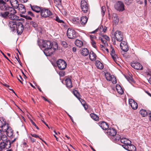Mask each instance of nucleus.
Instances as JSON below:
<instances>
[{
  "mask_svg": "<svg viewBox=\"0 0 151 151\" xmlns=\"http://www.w3.org/2000/svg\"><path fill=\"white\" fill-rule=\"evenodd\" d=\"M53 45V42L50 41L44 40L43 41L42 47L45 48L44 52L46 56H50L52 54L53 51L52 50V47Z\"/></svg>",
  "mask_w": 151,
  "mask_h": 151,
  "instance_id": "1",
  "label": "nucleus"
},
{
  "mask_svg": "<svg viewBox=\"0 0 151 151\" xmlns=\"http://www.w3.org/2000/svg\"><path fill=\"white\" fill-rule=\"evenodd\" d=\"M41 16L43 18L51 17H53V15L50 11L47 9L42 8L40 12Z\"/></svg>",
  "mask_w": 151,
  "mask_h": 151,
  "instance_id": "2",
  "label": "nucleus"
},
{
  "mask_svg": "<svg viewBox=\"0 0 151 151\" xmlns=\"http://www.w3.org/2000/svg\"><path fill=\"white\" fill-rule=\"evenodd\" d=\"M67 35L68 37L70 39H74L77 36L76 31L73 29L70 28L68 29Z\"/></svg>",
  "mask_w": 151,
  "mask_h": 151,
  "instance_id": "3",
  "label": "nucleus"
},
{
  "mask_svg": "<svg viewBox=\"0 0 151 151\" xmlns=\"http://www.w3.org/2000/svg\"><path fill=\"white\" fill-rule=\"evenodd\" d=\"M114 7L115 9L119 12H122L125 9L124 3L121 1H117L115 4Z\"/></svg>",
  "mask_w": 151,
  "mask_h": 151,
  "instance_id": "4",
  "label": "nucleus"
},
{
  "mask_svg": "<svg viewBox=\"0 0 151 151\" xmlns=\"http://www.w3.org/2000/svg\"><path fill=\"white\" fill-rule=\"evenodd\" d=\"M57 64L58 67L60 70L64 69L66 67L67 64L66 62L62 59L58 60L57 61Z\"/></svg>",
  "mask_w": 151,
  "mask_h": 151,
  "instance_id": "5",
  "label": "nucleus"
},
{
  "mask_svg": "<svg viewBox=\"0 0 151 151\" xmlns=\"http://www.w3.org/2000/svg\"><path fill=\"white\" fill-rule=\"evenodd\" d=\"M122 147L125 150L128 151H136V147L133 145L130 144L123 145Z\"/></svg>",
  "mask_w": 151,
  "mask_h": 151,
  "instance_id": "6",
  "label": "nucleus"
},
{
  "mask_svg": "<svg viewBox=\"0 0 151 151\" xmlns=\"http://www.w3.org/2000/svg\"><path fill=\"white\" fill-rule=\"evenodd\" d=\"M132 67L135 69L141 70L143 69V67L139 63L136 61H133L131 64Z\"/></svg>",
  "mask_w": 151,
  "mask_h": 151,
  "instance_id": "7",
  "label": "nucleus"
},
{
  "mask_svg": "<svg viewBox=\"0 0 151 151\" xmlns=\"http://www.w3.org/2000/svg\"><path fill=\"white\" fill-rule=\"evenodd\" d=\"M115 36L117 41L120 42L123 39V33L120 31H116L115 33Z\"/></svg>",
  "mask_w": 151,
  "mask_h": 151,
  "instance_id": "8",
  "label": "nucleus"
},
{
  "mask_svg": "<svg viewBox=\"0 0 151 151\" xmlns=\"http://www.w3.org/2000/svg\"><path fill=\"white\" fill-rule=\"evenodd\" d=\"M8 125V124L6 122V120L3 118L0 119V127L2 128L3 130L6 129Z\"/></svg>",
  "mask_w": 151,
  "mask_h": 151,
  "instance_id": "9",
  "label": "nucleus"
},
{
  "mask_svg": "<svg viewBox=\"0 0 151 151\" xmlns=\"http://www.w3.org/2000/svg\"><path fill=\"white\" fill-rule=\"evenodd\" d=\"M24 29V26L22 23L18 22H17V27L16 30H17V32L19 34H21L23 31Z\"/></svg>",
  "mask_w": 151,
  "mask_h": 151,
  "instance_id": "10",
  "label": "nucleus"
},
{
  "mask_svg": "<svg viewBox=\"0 0 151 151\" xmlns=\"http://www.w3.org/2000/svg\"><path fill=\"white\" fill-rule=\"evenodd\" d=\"M9 6L6 3L0 1V9L3 11H7Z\"/></svg>",
  "mask_w": 151,
  "mask_h": 151,
  "instance_id": "11",
  "label": "nucleus"
},
{
  "mask_svg": "<svg viewBox=\"0 0 151 151\" xmlns=\"http://www.w3.org/2000/svg\"><path fill=\"white\" fill-rule=\"evenodd\" d=\"M107 135L109 136H111L113 137L116 134V130L114 129L110 128L107 130Z\"/></svg>",
  "mask_w": 151,
  "mask_h": 151,
  "instance_id": "12",
  "label": "nucleus"
},
{
  "mask_svg": "<svg viewBox=\"0 0 151 151\" xmlns=\"http://www.w3.org/2000/svg\"><path fill=\"white\" fill-rule=\"evenodd\" d=\"M3 130L6 132V134L8 137H11L12 136L13 134V131L9 125L6 127V129H4Z\"/></svg>",
  "mask_w": 151,
  "mask_h": 151,
  "instance_id": "13",
  "label": "nucleus"
},
{
  "mask_svg": "<svg viewBox=\"0 0 151 151\" xmlns=\"http://www.w3.org/2000/svg\"><path fill=\"white\" fill-rule=\"evenodd\" d=\"M70 20L73 24L78 26H81L80 23V20L78 17L70 18Z\"/></svg>",
  "mask_w": 151,
  "mask_h": 151,
  "instance_id": "14",
  "label": "nucleus"
},
{
  "mask_svg": "<svg viewBox=\"0 0 151 151\" xmlns=\"http://www.w3.org/2000/svg\"><path fill=\"white\" fill-rule=\"evenodd\" d=\"M111 55L114 61L116 62V59L118 58L117 55L115 54V52L113 47L111 46Z\"/></svg>",
  "mask_w": 151,
  "mask_h": 151,
  "instance_id": "15",
  "label": "nucleus"
},
{
  "mask_svg": "<svg viewBox=\"0 0 151 151\" xmlns=\"http://www.w3.org/2000/svg\"><path fill=\"white\" fill-rule=\"evenodd\" d=\"M106 80L109 81H111L113 84L116 83V79L115 76H105Z\"/></svg>",
  "mask_w": 151,
  "mask_h": 151,
  "instance_id": "16",
  "label": "nucleus"
},
{
  "mask_svg": "<svg viewBox=\"0 0 151 151\" xmlns=\"http://www.w3.org/2000/svg\"><path fill=\"white\" fill-rule=\"evenodd\" d=\"M30 6L31 8L33 11L37 13L41 12L42 8L36 5L32 6L30 5Z\"/></svg>",
  "mask_w": 151,
  "mask_h": 151,
  "instance_id": "17",
  "label": "nucleus"
},
{
  "mask_svg": "<svg viewBox=\"0 0 151 151\" xmlns=\"http://www.w3.org/2000/svg\"><path fill=\"white\" fill-rule=\"evenodd\" d=\"M99 125L104 130H106L109 128V126L107 123L104 122H99Z\"/></svg>",
  "mask_w": 151,
  "mask_h": 151,
  "instance_id": "18",
  "label": "nucleus"
},
{
  "mask_svg": "<svg viewBox=\"0 0 151 151\" xmlns=\"http://www.w3.org/2000/svg\"><path fill=\"white\" fill-rule=\"evenodd\" d=\"M17 23H16L15 22L13 21H11L9 22V27L12 29V30L13 31L14 30L16 29V28L17 27Z\"/></svg>",
  "mask_w": 151,
  "mask_h": 151,
  "instance_id": "19",
  "label": "nucleus"
},
{
  "mask_svg": "<svg viewBox=\"0 0 151 151\" xmlns=\"http://www.w3.org/2000/svg\"><path fill=\"white\" fill-rule=\"evenodd\" d=\"M88 20V18L86 17L82 16L80 20V23L81 26L85 25L86 23Z\"/></svg>",
  "mask_w": 151,
  "mask_h": 151,
  "instance_id": "20",
  "label": "nucleus"
},
{
  "mask_svg": "<svg viewBox=\"0 0 151 151\" xmlns=\"http://www.w3.org/2000/svg\"><path fill=\"white\" fill-rule=\"evenodd\" d=\"M10 2L13 7L15 8H17L19 7V5L17 0H10Z\"/></svg>",
  "mask_w": 151,
  "mask_h": 151,
  "instance_id": "21",
  "label": "nucleus"
},
{
  "mask_svg": "<svg viewBox=\"0 0 151 151\" xmlns=\"http://www.w3.org/2000/svg\"><path fill=\"white\" fill-rule=\"evenodd\" d=\"M121 138V136L118 134L115 135L113 137L111 138V140L114 142H118Z\"/></svg>",
  "mask_w": 151,
  "mask_h": 151,
  "instance_id": "22",
  "label": "nucleus"
},
{
  "mask_svg": "<svg viewBox=\"0 0 151 151\" xmlns=\"http://www.w3.org/2000/svg\"><path fill=\"white\" fill-rule=\"evenodd\" d=\"M119 141L124 145H127V144H130L131 143L129 140L125 138H121Z\"/></svg>",
  "mask_w": 151,
  "mask_h": 151,
  "instance_id": "23",
  "label": "nucleus"
},
{
  "mask_svg": "<svg viewBox=\"0 0 151 151\" xmlns=\"http://www.w3.org/2000/svg\"><path fill=\"white\" fill-rule=\"evenodd\" d=\"M80 53L83 56H86L88 55L89 54L88 50L86 48H83L81 51Z\"/></svg>",
  "mask_w": 151,
  "mask_h": 151,
  "instance_id": "24",
  "label": "nucleus"
},
{
  "mask_svg": "<svg viewBox=\"0 0 151 151\" xmlns=\"http://www.w3.org/2000/svg\"><path fill=\"white\" fill-rule=\"evenodd\" d=\"M89 56L90 60L93 61L96 60L97 57L96 54L92 51L90 52Z\"/></svg>",
  "mask_w": 151,
  "mask_h": 151,
  "instance_id": "25",
  "label": "nucleus"
},
{
  "mask_svg": "<svg viewBox=\"0 0 151 151\" xmlns=\"http://www.w3.org/2000/svg\"><path fill=\"white\" fill-rule=\"evenodd\" d=\"M65 81L67 86L68 88H71L72 87L71 79L68 78L65 80Z\"/></svg>",
  "mask_w": 151,
  "mask_h": 151,
  "instance_id": "26",
  "label": "nucleus"
},
{
  "mask_svg": "<svg viewBox=\"0 0 151 151\" xmlns=\"http://www.w3.org/2000/svg\"><path fill=\"white\" fill-rule=\"evenodd\" d=\"M95 64L97 68L99 69H102L104 67L103 64L99 60L96 61Z\"/></svg>",
  "mask_w": 151,
  "mask_h": 151,
  "instance_id": "27",
  "label": "nucleus"
},
{
  "mask_svg": "<svg viewBox=\"0 0 151 151\" xmlns=\"http://www.w3.org/2000/svg\"><path fill=\"white\" fill-rule=\"evenodd\" d=\"M19 10L20 13L24 14L26 12L24 6L22 4H20L19 6Z\"/></svg>",
  "mask_w": 151,
  "mask_h": 151,
  "instance_id": "28",
  "label": "nucleus"
},
{
  "mask_svg": "<svg viewBox=\"0 0 151 151\" xmlns=\"http://www.w3.org/2000/svg\"><path fill=\"white\" fill-rule=\"evenodd\" d=\"M116 89L117 92L121 94H122L124 93V91L121 86L117 84L116 86Z\"/></svg>",
  "mask_w": 151,
  "mask_h": 151,
  "instance_id": "29",
  "label": "nucleus"
},
{
  "mask_svg": "<svg viewBox=\"0 0 151 151\" xmlns=\"http://www.w3.org/2000/svg\"><path fill=\"white\" fill-rule=\"evenodd\" d=\"M112 19L113 22L115 24L119 22V19L117 15L116 14H113Z\"/></svg>",
  "mask_w": 151,
  "mask_h": 151,
  "instance_id": "30",
  "label": "nucleus"
},
{
  "mask_svg": "<svg viewBox=\"0 0 151 151\" xmlns=\"http://www.w3.org/2000/svg\"><path fill=\"white\" fill-rule=\"evenodd\" d=\"M76 45L79 47H81L83 45V43L81 41L77 40L75 42Z\"/></svg>",
  "mask_w": 151,
  "mask_h": 151,
  "instance_id": "31",
  "label": "nucleus"
},
{
  "mask_svg": "<svg viewBox=\"0 0 151 151\" xmlns=\"http://www.w3.org/2000/svg\"><path fill=\"white\" fill-rule=\"evenodd\" d=\"M8 14H15L16 13V11L12 7H9V9L7 10Z\"/></svg>",
  "mask_w": 151,
  "mask_h": 151,
  "instance_id": "32",
  "label": "nucleus"
},
{
  "mask_svg": "<svg viewBox=\"0 0 151 151\" xmlns=\"http://www.w3.org/2000/svg\"><path fill=\"white\" fill-rule=\"evenodd\" d=\"M8 17L11 20H16L18 19V18L16 15H15V14H9L8 15Z\"/></svg>",
  "mask_w": 151,
  "mask_h": 151,
  "instance_id": "33",
  "label": "nucleus"
},
{
  "mask_svg": "<svg viewBox=\"0 0 151 151\" xmlns=\"http://www.w3.org/2000/svg\"><path fill=\"white\" fill-rule=\"evenodd\" d=\"M127 80L130 83H134L135 81L133 79V76H124Z\"/></svg>",
  "mask_w": 151,
  "mask_h": 151,
  "instance_id": "34",
  "label": "nucleus"
},
{
  "mask_svg": "<svg viewBox=\"0 0 151 151\" xmlns=\"http://www.w3.org/2000/svg\"><path fill=\"white\" fill-rule=\"evenodd\" d=\"M140 113L141 115L143 117L146 116L148 115V113L147 112L146 110L145 109H141Z\"/></svg>",
  "mask_w": 151,
  "mask_h": 151,
  "instance_id": "35",
  "label": "nucleus"
},
{
  "mask_svg": "<svg viewBox=\"0 0 151 151\" xmlns=\"http://www.w3.org/2000/svg\"><path fill=\"white\" fill-rule=\"evenodd\" d=\"M5 145L6 149H8L10 148L11 147V141L9 140H7L5 142Z\"/></svg>",
  "mask_w": 151,
  "mask_h": 151,
  "instance_id": "36",
  "label": "nucleus"
},
{
  "mask_svg": "<svg viewBox=\"0 0 151 151\" xmlns=\"http://www.w3.org/2000/svg\"><path fill=\"white\" fill-rule=\"evenodd\" d=\"M97 29H99L98 30H99L100 32H103L104 33H105L106 31L107 27H104L102 25H101L100 28H98Z\"/></svg>",
  "mask_w": 151,
  "mask_h": 151,
  "instance_id": "37",
  "label": "nucleus"
},
{
  "mask_svg": "<svg viewBox=\"0 0 151 151\" xmlns=\"http://www.w3.org/2000/svg\"><path fill=\"white\" fill-rule=\"evenodd\" d=\"M91 117L94 120L98 121L99 120V117L96 115L94 113H91L90 114Z\"/></svg>",
  "mask_w": 151,
  "mask_h": 151,
  "instance_id": "38",
  "label": "nucleus"
},
{
  "mask_svg": "<svg viewBox=\"0 0 151 151\" xmlns=\"http://www.w3.org/2000/svg\"><path fill=\"white\" fill-rule=\"evenodd\" d=\"M53 45L52 47V50L53 52L58 49V44L56 42H53Z\"/></svg>",
  "mask_w": 151,
  "mask_h": 151,
  "instance_id": "39",
  "label": "nucleus"
},
{
  "mask_svg": "<svg viewBox=\"0 0 151 151\" xmlns=\"http://www.w3.org/2000/svg\"><path fill=\"white\" fill-rule=\"evenodd\" d=\"M130 106L132 109L134 110L136 109L138 107V105L137 103L135 102H134L133 103H132Z\"/></svg>",
  "mask_w": 151,
  "mask_h": 151,
  "instance_id": "40",
  "label": "nucleus"
},
{
  "mask_svg": "<svg viewBox=\"0 0 151 151\" xmlns=\"http://www.w3.org/2000/svg\"><path fill=\"white\" fill-rule=\"evenodd\" d=\"M9 14L8 12H6L4 13H1L0 14V16L4 18H6L8 17Z\"/></svg>",
  "mask_w": 151,
  "mask_h": 151,
  "instance_id": "41",
  "label": "nucleus"
},
{
  "mask_svg": "<svg viewBox=\"0 0 151 151\" xmlns=\"http://www.w3.org/2000/svg\"><path fill=\"white\" fill-rule=\"evenodd\" d=\"M120 47L124 52H127L128 50V47L127 45H122L120 46Z\"/></svg>",
  "mask_w": 151,
  "mask_h": 151,
  "instance_id": "42",
  "label": "nucleus"
},
{
  "mask_svg": "<svg viewBox=\"0 0 151 151\" xmlns=\"http://www.w3.org/2000/svg\"><path fill=\"white\" fill-rule=\"evenodd\" d=\"M53 19L55 20L58 23L63 24L64 23V22L63 20L60 19L58 16H56Z\"/></svg>",
  "mask_w": 151,
  "mask_h": 151,
  "instance_id": "43",
  "label": "nucleus"
},
{
  "mask_svg": "<svg viewBox=\"0 0 151 151\" xmlns=\"http://www.w3.org/2000/svg\"><path fill=\"white\" fill-rule=\"evenodd\" d=\"M82 11L84 13H86L88 12V4L85 5V6H83V8H81Z\"/></svg>",
  "mask_w": 151,
  "mask_h": 151,
  "instance_id": "44",
  "label": "nucleus"
},
{
  "mask_svg": "<svg viewBox=\"0 0 151 151\" xmlns=\"http://www.w3.org/2000/svg\"><path fill=\"white\" fill-rule=\"evenodd\" d=\"M88 4L85 0H82L81 1V8H83V6H85Z\"/></svg>",
  "mask_w": 151,
  "mask_h": 151,
  "instance_id": "45",
  "label": "nucleus"
},
{
  "mask_svg": "<svg viewBox=\"0 0 151 151\" xmlns=\"http://www.w3.org/2000/svg\"><path fill=\"white\" fill-rule=\"evenodd\" d=\"M101 14L102 16H104L106 11V7L105 6H103L101 7Z\"/></svg>",
  "mask_w": 151,
  "mask_h": 151,
  "instance_id": "46",
  "label": "nucleus"
},
{
  "mask_svg": "<svg viewBox=\"0 0 151 151\" xmlns=\"http://www.w3.org/2000/svg\"><path fill=\"white\" fill-rule=\"evenodd\" d=\"M73 93L74 95L78 98L79 96V93L76 90L73 91Z\"/></svg>",
  "mask_w": 151,
  "mask_h": 151,
  "instance_id": "47",
  "label": "nucleus"
},
{
  "mask_svg": "<svg viewBox=\"0 0 151 151\" xmlns=\"http://www.w3.org/2000/svg\"><path fill=\"white\" fill-rule=\"evenodd\" d=\"M101 40L102 43H103L104 45L106 47L108 45V44L106 40H103L101 38L100 39Z\"/></svg>",
  "mask_w": 151,
  "mask_h": 151,
  "instance_id": "48",
  "label": "nucleus"
},
{
  "mask_svg": "<svg viewBox=\"0 0 151 151\" xmlns=\"http://www.w3.org/2000/svg\"><path fill=\"white\" fill-rule=\"evenodd\" d=\"M54 3L57 5H59L61 4L60 0H54Z\"/></svg>",
  "mask_w": 151,
  "mask_h": 151,
  "instance_id": "49",
  "label": "nucleus"
},
{
  "mask_svg": "<svg viewBox=\"0 0 151 151\" xmlns=\"http://www.w3.org/2000/svg\"><path fill=\"white\" fill-rule=\"evenodd\" d=\"M0 147L2 149L5 148V142H1L0 144Z\"/></svg>",
  "mask_w": 151,
  "mask_h": 151,
  "instance_id": "50",
  "label": "nucleus"
},
{
  "mask_svg": "<svg viewBox=\"0 0 151 151\" xmlns=\"http://www.w3.org/2000/svg\"><path fill=\"white\" fill-rule=\"evenodd\" d=\"M91 43L93 47L95 48H96V43L94 40H92V41H91Z\"/></svg>",
  "mask_w": 151,
  "mask_h": 151,
  "instance_id": "51",
  "label": "nucleus"
},
{
  "mask_svg": "<svg viewBox=\"0 0 151 151\" xmlns=\"http://www.w3.org/2000/svg\"><path fill=\"white\" fill-rule=\"evenodd\" d=\"M7 138L6 136L5 135H2V136L1 137V139L2 140V141H6L7 140H8L7 139Z\"/></svg>",
  "mask_w": 151,
  "mask_h": 151,
  "instance_id": "52",
  "label": "nucleus"
},
{
  "mask_svg": "<svg viewBox=\"0 0 151 151\" xmlns=\"http://www.w3.org/2000/svg\"><path fill=\"white\" fill-rule=\"evenodd\" d=\"M62 45L64 47H66L67 46V45L66 42L65 41H62L61 42Z\"/></svg>",
  "mask_w": 151,
  "mask_h": 151,
  "instance_id": "53",
  "label": "nucleus"
},
{
  "mask_svg": "<svg viewBox=\"0 0 151 151\" xmlns=\"http://www.w3.org/2000/svg\"><path fill=\"white\" fill-rule=\"evenodd\" d=\"M32 25L35 29H36L37 26V23L35 22H32Z\"/></svg>",
  "mask_w": 151,
  "mask_h": 151,
  "instance_id": "54",
  "label": "nucleus"
},
{
  "mask_svg": "<svg viewBox=\"0 0 151 151\" xmlns=\"http://www.w3.org/2000/svg\"><path fill=\"white\" fill-rule=\"evenodd\" d=\"M125 3L127 5L130 4L132 2V0H124Z\"/></svg>",
  "mask_w": 151,
  "mask_h": 151,
  "instance_id": "55",
  "label": "nucleus"
},
{
  "mask_svg": "<svg viewBox=\"0 0 151 151\" xmlns=\"http://www.w3.org/2000/svg\"><path fill=\"white\" fill-rule=\"evenodd\" d=\"M122 41V42H121V43L120 44V46H122V45L125 46L126 45H127V42L126 41Z\"/></svg>",
  "mask_w": 151,
  "mask_h": 151,
  "instance_id": "56",
  "label": "nucleus"
},
{
  "mask_svg": "<svg viewBox=\"0 0 151 151\" xmlns=\"http://www.w3.org/2000/svg\"><path fill=\"white\" fill-rule=\"evenodd\" d=\"M19 77H17L18 80L21 82L22 84H23L22 81H23V79L22 77V76H19Z\"/></svg>",
  "mask_w": 151,
  "mask_h": 151,
  "instance_id": "57",
  "label": "nucleus"
},
{
  "mask_svg": "<svg viewBox=\"0 0 151 151\" xmlns=\"http://www.w3.org/2000/svg\"><path fill=\"white\" fill-rule=\"evenodd\" d=\"M103 37L106 40L108 41L110 40L109 37L106 35H104Z\"/></svg>",
  "mask_w": 151,
  "mask_h": 151,
  "instance_id": "58",
  "label": "nucleus"
},
{
  "mask_svg": "<svg viewBox=\"0 0 151 151\" xmlns=\"http://www.w3.org/2000/svg\"><path fill=\"white\" fill-rule=\"evenodd\" d=\"M147 76H151V69H148L146 72Z\"/></svg>",
  "mask_w": 151,
  "mask_h": 151,
  "instance_id": "59",
  "label": "nucleus"
},
{
  "mask_svg": "<svg viewBox=\"0 0 151 151\" xmlns=\"http://www.w3.org/2000/svg\"><path fill=\"white\" fill-rule=\"evenodd\" d=\"M23 17L25 18L26 19H32V18L28 16L27 15H23Z\"/></svg>",
  "mask_w": 151,
  "mask_h": 151,
  "instance_id": "60",
  "label": "nucleus"
},
{
  "mask_svg": "<svg viewBox=\"0 0 151 151\" xmlns=\"http://www.w3.org/2000/svg\"><path fill=\"white\" fill-rule=\"evenodd\" d=\"M27 14L28 15H29L31 16L34 17V14H33L32 12L31 11H29L27 12Z\"/></svg>",
  "mask_w": 151,
  "mask_h": 151,
  "instance_id": "61",
  "label": "nucleus"
},
{
  "mask_svg": "<svg viewBox=\"0 0 151 151\" xmlns=\"http://www.w3.org/2000/svg\"><path fill=\"white\" fill-rule=\"evenodd\" d=\"M135 101L132 99H129V102L130 105L132 103H133Z\"/></svg>",
  "mask_w": 151,
  "mask_h": 151,
  "instance_id": "62",
  "label": "nucleus"
},
{
  "mask_svg": "<svg viewBox=\"0 0 151 151\" xmlns=\"http://www.w3.org/2000/svg\"><path fill=\"white\" fill-rule=\"evenodd\" d=\"M90 39H91V41H92V40H93V39L96 38V37L95 36L92 35H90Z\"/></svg>",
  "mask_w": 151,
  "mask_h": 151,
  "instance_id": "63",
  "label": "nucleus"
},
{
  "mask_svg": "<svg viewBox=\"0 0 151 151\" xmlns=\"http://www.w3.org/2000/svg\"><path fill=\"white\" fill-rule=\"evenodd\" d=\"M31 135L32 137H35V138H39V136L37 135V134H31Z\"/></svg>",
  "mask_w": 151,
  "mask_h": 151,
  "instance_id": "64",
  "label": "nucleus"
}]
</instances>
